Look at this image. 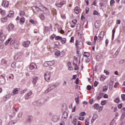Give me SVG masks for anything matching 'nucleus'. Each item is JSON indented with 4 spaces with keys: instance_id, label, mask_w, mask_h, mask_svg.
I'll return each instance as SVG.
<instances>
[{
    "instance_id": "1",
    "label": "nucleus",
    "mask_w": 125,
    "mask_h": 125,
    "mask_svg": "<svg viewBox=\"0 0 125 125\" xmlns=\"http://www.w3.org/2000/svg\"><path fill=\"white\" fill-rule=\"evenodd\" d=\"M35 9H36V10H37V11H38V12H39V10H41V11H43V12L44 13V14H46V15H49V10L46 7H44V6H42V5L39 7L36 6L33 7V10L34 13H35V14H38V12L35 11Z\"/></svg>"
},
{
    "instance_id": "2",
    "label": "nucleus",
    "mask_w": 125,
    "mask_h": 125,
    "mask_svg": "<svg viewBox=\"0 0 125 125\" xmlns=\"http://www.w3.org/2000/svg\"><path fill=\"white\" fill-rule=\"evenodd\" d=\"M59 85V83H56L53 85H51L50 87H49L45 91V93H48L49 91H51V90H53L55 87H57Z\"/></svg>"
},
{
    "instance_id": "3",
    "label": "nucleus",
    "mask_w": 125,
    "mask_h": 125,
    "mask_svg": "<svg viewBox=\"0 0 125 125\" xmlns=\"http://www.w3.org/2000/svg\"><path fill=\"white\" fill-rule=\"evenodd\" d=\"M75 45L77 48V50H79V49H82V48H83V42L80 41L79 42L78 40H76Z\"/></svg>"
},
{
    "instance_id": "4",
    "label": "nucleus",
    "mask_w": 125,
    "mask_h": 125,
    "mask_svg": "<svg viewBox=\"0 0 125 125\" xmlns=\"http://www.w3.org/2000/svg\"><path fill=\"white\" fill-rule=\"evenodd\" d=\"M51 73L50 72L47 71L44 74V79L46 82H48L50 80V77Z\"/></svg>"
},
{
    "instance_id": "5",
    "label": "nucleus",
    "mask_w": 125,
    "mask_h": 125,
    "mask_svg": "<svg viewBox=\"0 0 125 125\" xmlns=\"http://www.w3.org/2000/svg\"><path fill=\"white\" fill-rule=\"evenodd\" d=\"M5 74H3L0 77V84H4L5 83Z\"/></svg>"
},
{
    "instance_id": "6",
    "label": "nucleus",
    "mask_w": 125,
    "mask_h": 125,
    "mask_svg": "<svg viewBox=\"0 0 125 125\" xmlns=\"http://www.w3.org/2000/svg\"><path fill=\"white\" fill-rule=\"evenodd\" d=\"M60 120V115H54L52 117V121L54 123H57V122H59Z\"/></svg>"
},
{
    "instance_id": "7",
    "label": "nucleus",
    "mask_w": 125,
    "mask_h": 125,
    "mask_svg": "<svg viewBox=\"0 0 125 125\" xmlns=\"http://www.w3.org/2000/svg\"><path fill=\"white\" fill-rule=\"evenodd\" d=\"M68 119V113L64 112L62 115L61 121H67Z\"/></svg>"
},
{
    "instance_id": "8",
    "label": "nucleus",
    "mask_w": 125,
    "mask_h": 125,
    "mask_svg": "<svg viewBox=\"0 0 125 125\" xmlns=\"http://www.w3.org/2000/svg\"><path fill=\"white\" fill-rule=\"evenodd\" d=\"M64 4H66V1L62 0L59 3H56L55 5L56 6H57V7H62V6L64 5Z\"/></svg>"
},
{
    "instance_id": "9",
    "label": "nucleus",
    "mask_w": 125,
    "mask_h": 125,
    "mask_svg": "<svg viewBox=\"0 0 125 125\" xmlns=\"http://www.w3.org/2000/svg\"><path fill=\"white\" fill-rule=\"evenodd\" d=\"M104 56V53H100V54H98L96 56L97 61H100L101 60V58H103Z\"/></svg>"
},
{
    "instance_id": "10",
    "label": "nucleus",
    "mask_w": 125,
    "mask_h": 125,
    "mask_svg": "<svg viewBox=\"0 0 125 125\" xmlns=\"http://www.w3.org/2000/svg\"><path fill=\"white\" fill-rule=\"evenodd\" d=\"M15 26L13 24L10 23L8 25V32H11V31H13V29H14Z\"/></svg>"
},
{
    "instance_id": "11",
    "label": "nucleus",
    "mask_w": 125,
    "mask_h": 125,
    "mask_svg": "<svg viewBox=\"0 0 125 125\" xmlns=\"http://www.w3.org/2000/svg\"><path fill=\"white\" fill-rule=\"evenodd\" d=\"M104 31H102L98 37V38L99 39V42H100V41H101V40L103 39V38L104 37Z\"/></svg>"
},
{
    "instance_id": "12",
    "label": "nucleus",
    "mask_w": 125,
    "mask_h": 125,
    "mask_svg": "<svg viewBox=\"0 0 125 125\" xmlns=\"http://www.w3.org/2000/svg\"><path fill=\"white\" fill-rule=\"evenodd\" d=\"M30 43H31L30 41H25L22 43V45L24 47H28L30 45Z\"/></svg>"
},
{
    "instance_id": "13",
    "label": "nucleus",
    "mask_w": 125,
    "mask_h": 125,
    "mask_svg": "<svg viewBox=\"0 0 125 125\" xmlns=\"http://www.w3.org/2000/svg\"><path fill=\"white\" fill-rule=\"evenodd\" d=\"M103 95H104V93H102V92H100V93L97 96V100H100L101 98L103 97Z\"/></svg>"
},
{
    "instance_id": "14",
    "label": "nucleus",
    "mask_w": 125,
    "mask_h": 125,
    "mask_svg": "<svg viewBox=\"0 0 125 125\" xmlns=\"http://www.w3.org/2000/svg\"><path fill=\"white\" fill-rule=\"evenodd\" d=\"M32 91H30L28 92L26 95H25V99L26 100H28L29 99H31V95H32Z\"/></svg>"
},
{
    "instance_id": "15",
    "label": "nucleus",
    "mask_w": 125,
    "mask_h": 125,
    "mask_svg": "<svg viewBox=\"0 0 125 125\" xmlns=\"http://www.w3.org/2000/svg\"><path fill=\"white\" fill-rule=\"evenodd\" d=\"M9 4V2L8 1H3L2 3V6L3 7H8Z\"/></svg>"
},
{
    "instance_id": "16",
    "label": "nucleus",
    "mask_w": 125,
    "mask_h": 125,
    "mask_svg": "<svg viewBox=\"0 0 125 125\" xmlns=\"http://www.w3.org/2000/svg\"><path fill=\"white\" fill-rule=\"evenodd\" d=\"M30 70H34V69H37V65L34 63H32L30 64Z\"/></svg>"
},
{
    "instance_id": "17",
    "label": "nucleus",
    "mask_w": 125,
    "mask_h": 125,
    "mask_svg": "<svg viewBox=\"0 0 125 125\" xmlns=\"http://www.w3.org/2000/svg\"><path fill=\"white\" fill-rule=\"evenodd\" d=\"M20 89L19 88H16L14 89L13 91L12 95H15V94H17L19 92V90Z\"/></svg>"
},
{
    "instance_id": "18",
    "label": "nucleus",
    "mask_w": 125,
    "mask_h": 125,
    "mask_svg": "<svg viewBox=\"0 0 125 125\" xmlns=\"http://www.w3.org/2000/svg\"><path fill=\"white\" fill-rule=\"evenodd\" d=\"M14 16V12L13 11H10L9 14L7 15V17L11 18Z\"/></svg>"
},
{
    "instance_id": "19",
    "label": "nucleus",
    "mask_w": 125,
    "mask_h": 125,
    "mask_svg": "<svg viewBox=\"0 0 125 125\" xmlns=\"http://www.w3.org/2000/svg\"><path fill=\"white\" fill-rule=\"evenodd\" d=\"M37 82H38V77H37V76L33 77V81H32V83L33 84L36 85V83H37Z\"/></svg>"
},
{
    "instance_id": "20",
    "label": "nucleus",
    "mask_w": 125,
    "mask_h": 125,
    "mask_svg": "<svg viewBox=\"0 0 125 125\" xmlns=\"http://www.w3.org/2000/svg\"><path fill=\"white\" fill-rule=\"evenodd\" d=\"M92 107L95 110H98L99 109V104H95L92 105Z\"/></svg>"
},
{
    "instance_id": "21",
    "label": "nucleus",
    "mask_w": 125,
    "mask_h": 125,
    "mask_svg": "<svg viewBox=\"0 0 125 125\" xmlns=\"http://www.w3.org/2000/svg\"><path fill=\"white\" fill-rule=\"evenodd\" d=\"M17 120H12L9 123L8 125H14L16 123H17Z\"/></svg>"
},
{
    "instance_id": "22",
    "label": "nucleus",
    "mask_w": 125,
    "mask_h": 125,
    "mask_svg": "<svg viewBox=\"0 0 125 125\" xmlns=\"http://www.w3.org/2000/svg\"><path fill=\"white\" fill-rule=\"evenodd\" d=\"M83 56L87 58V57H89L90 56V53H89V52H84L83 53Z\"/></svg>"
},
{
    "instance_id": "23",
    "label": "nucleus",
    "mask_w": 125,
    "mask_h": 125,
    "mask_svg": "<svg viewBox=\"0 0 125 125\" xmlns=\"http://www.w3.org/2000/svg\"><path fill=\"white\" fill-rule=\"evenodd\" d=\"M74 12L76 14H79L80 13V10H79V7L76 6L74 9Z\"/></svg>"
},
{
    "instance_id": "24",
    "label": "nucleus",
    "mask_w": 125,
    "mask_h": 125,
    "mask_svg": "<svg viewBox=\"0 0 125 125\" xmlns=\"http://www.w3.org/2000/svg\"><path fill=\"white\" fill-rule=\"evenodd\" d=\"M36 105L37 106H41V105H42L43 104V103H44V102L43 101V102H41V101H39V102H36Z\"/></svg>"
},
{
    "instance_id": "25",
    "label": "nucleus",
    "mask_w": 125,
    "mask_h": 125,
    "mask_svg": "<svg viewBox=\"0 0 125 125\" xmlns=\"http://www.w3.org/2000/svg\"><path fill=\"white\" fill-rule=\"evenodd\" d=\"M39 17L40 19L42 21L44 20V19L45 18V17H44V15H43V14H41V15H40Z\"/></svg>"
},
{
    "instance_id": "26",
    "label": "nucleus",
    "mask_w": 125,
    "mask_h": 125,
    "mask_svg": "<svg viewBox=\"0 0 125 125\" xmlns=\"http://www.w3.org/2000/svg\"><path fill=\"white\" fill-rule=\"evenodd\" d=\"M113 84H114V81L110 80L109 82V89H112V87H113Z\"/></svg>"
},
{
    "instance_id": "27",
    "label": "nucleus",
    "mask_w": 125,
    "mask_h": 125,
    "mask_svg": "<svg viewBox=\"0 0 125 125\" xmlns=\"http://www.w3.org/2000/svg\"><path fill=\"white\" fill-rule=\"evenodd\" d=\"M116 33V29L114 28L112 30V40H114V38H115V33Z\"/></svg>"
},
{
    "instance_id": "28",
    "label": "nucleus",
    "mask_w": 125,
    "mask_h": 125,
    "mask_svg": "<svg viewBox=\"0 0 125 125\" xmlns=\"http://www.w3.org/2000/svg\"><path fill=\"white\" fill-rule=\"evenodd\" d=\"M33 121V117L32 116H28L27 119V123H31Z\"/></svg>"
},
{
    "instance_id": "29",
    "label": "nucleus",
    "mask_w": 125,
    "mask_h": 125,
    "mask_svg": "<svg viewBox=\"0 0 125 125\" xmlns=\"http://www.w3.org/2000/svg\"><path fill=\"white\" fill-rule=\"evenodd\" d=\"M48 62L49 63V66H53V65H54V64H55V62L54 61H49Z\"/></svg>"
},
{
    "instance_id": "30",
    "label": "nucleus",
    "mask_w": 125,
    "mask_h": 125,
    "mask_svg": "<svg viewBox=\"0 0 125 125\" xmlns=\"http://www.w3.org/2000/svg\"><path fill=\"white\" fill-rule=\"evenodd\" d=\"M20 22L21 24V23H25V18L24 17H22L21 18L20 20Z\"/></svg>"
},
{
    "instance_id": "31",
    "label": "nucleus",
    "mask_w": 125,
    "mask_h": 125,
    "mask_svg": "<svg viewBox=\"0 0 125 125\" xmlns=\"http://www.w3.org/2000/svg\"><path fill=\"white\" fill-rule=\"evenodd\" d=\"M116 120H117V118H113L112 121L110 122V125H114L115 123H116Z\"/></svg>"
},
{
    "instance_id": "32",
    "label": "nucleus",
    "mask_w": 125,
    "mask_h": 125,
    "mask_svg": "<svg viewBox=\"0 0 125 125\" xmlns=\"http://www.w3.org/2000/svg\"><path fill=\"white\" fill-rule=\"evenodd\" d=\"M43 66H44V67H48L49 66V63L48 62H45L43 64Z\"/></svg>"
},
{
    "instance_id": "33",
    "label": "nucleus",
    "mask_w": 125,
    "mask_h": 125,
    "mask_svg": "<svg viewBox=\"0 0 125 125\" xmlns=\"http://www.w3.org/2000/svg\"><path fill=\"white\" fill-rule=\"evenodd\" d=\"M75 102L77 104H80V99L79 96H78V97L75 98Z\"/></svg>"
},
{
    "instance_id": "34",
    "label": "nucleus",
    "mask_w": 125,
    "mask_h": 125,
    "mask_svg": "<svg viewBox=\"0 0 125 125\" xmlns=\"http://www.w3.org/2000/svg\"><path fill=\"white\" fill-rule=\"evenodd\" d=\"M106 104H107V101L106 100L102 101L101 102V104H102L103 106H104V105H106Z\"/></svg>"
},
{
    "instance_id": "35",
    "label": "nucleus",
    "mask_w": 125,
    "mask_h": 125,
    "mask_svg": "<svg viewBox=\"0 0 125 125\" xmlns=\"http://www.w3.org/2000/svg\"><path fill=\"white\" fill-rule=\"evenodd\" d=\"M14 47L15 49H19L18 47H19V43H16L14 44Z\"/></svg>"
},
{
    "instance_id": "36",
    "label": "nucleus",
    "mask_w": 125,
    "mask_h": 125,
    "mask_svg": "<svg viewBox=\"0 0 125 125\" xmlns=\"http://www.w3.org/2000/svg\"><path fill=\"white\" fill-rule=\"evenodd\" d=\"M55 40H56V41H61V40H62V37L60 36H56Z\"/></svg>"
},
{
    "instance_id": "37",
    "label": "nucleus",
    "mask_w": 125,
    "mask_h": 125,
    "mask_svg": "<svg viewBox=\"0 0 125 125\" xmlns=\"http://www.w3.org/2000/svg\"><path fill=\"white\" fill-rule=\"evenodd\" d=\"M43 31H44V33H47V32H48V27H47L46 26H44Z\"/></svg>"
},
{
    "instance_id": "38",
    "label": "nucleus",
    "mask_w": 125,
    "mask_h": 125,
    "mask_svg": "<svg viewBox=\"0 0 125 125\" xmlns=\"http://www.w3.org/2000/svg\"><path fill=\"white\" fill-rule=\"evenodd\" d=\"M108 89V86L107 85H105L103 87V92H104V91H106Z\"/></svg>"
},
{
    "instance_id": "39",
    "label": "nucleus",
    "mask_w": 125,
    "mask_h": 125,
    "mask_svg": "<svg viewBox=\"0 0 125 125\" xmlns=\"http://www.w3.org/2000/svg\"><path fill=\"white\" fill-rule=\"evenodd\" d=\"M1 21L2 22H6V21H7V17H5L1 19Z\"/></svg>"
},
{
    "instance_id": "40",
    "label": "nucleus",
    "mask_w": 125,
    "mask_h": 125,
    "mask_svg": "<svg viewBox=\"0 0 125 125\" xmlns=\"http://www.w3.org/2000/svg\"><path fill=\"white\" fill-rule=\"evenodd\" d=\"M62 43H66V38H62L61 40Z\"/></svg>"
},
{
    "instance_id": "41",
    "label": "nucleus",
    "mask_w": 125,
    "mask_h": 125,
    "mask_svg": "<svg viewBox=\"0 0 125 125\" xmlns=\"http://www.w3.org/2000/svg\"><path fill=\"white\" fill-rule=\"evenodd\" d=\"M80 29H81V24H78L76 26L77 31H80Z\"/></svg>"
},
{
    "instance_id": "42",
    "label": "nucleus",
    "mask_w": 125,
    "mask_h": 125,
    "mask_svg": "<svg viewBox=\"0 0 125 125\" xmlns=\"http://www.w3.org/2000/svg\"><path fill=\"white\" fill-rule=\"evenodd\" d=\"M95 27L96 28H99V23H98V21H96L95 22Z\"/></svg>"
},
{
    "instance_id": "43",
    "label": "nucleus",
    "mask_w": 125,
    "mask_h": 125,
    "mask_svg": "<svg viewBox=\"0 0 125 125\" xmlns=\"http://www.w3.org/2000/svg\"><path fill=\"white\" fill-rule=\"evenodd\" d=\"M20 15L22 17H23V16H25V12H24V11H21L20 12Z\"/></svg>"
},
{
    "instance_id": "44",
    "label": "nucleus",
    "mask_w": 125,
    "mask_h": 125,
    "mask_svg": "<svg viewBox=\"0 0 125 125\" xmlns=\"http://www.w3.org/2000/svg\"><path fill=\"white\" fill-rule=\"evenodd\" d=\"M56 56H57L58 57L60 56V51H58L55 52V53Z\"/></svg>"
},
{
    "instance_id": "45",
    "label": "nucleus",
    "mask_w": 125,
    "mask_h": 125,
    "mask_svg": "<svg viewBox=\"0 0 125 125\" xmlns=\"http://www.w3.org/2000/svg\"><path fill=\"white\" fill-rule=\"evenodd\" d=\"M125 63V60H121L119 61V64L120 65H123V64H124Z\"/></svg>"
},
{
    "instance_id": "46",
    "label": "nucleus",
    "mask_w": 125,
    "mask_h": 125,
    "mask_svg": "<svg viewBox=\"0 0 125 125\" xmlns=\"http://www.w3.org/2000/svg\"><path fill=\"white\" fill-rule=\"evenodd\" d=\"M115 103H119L120 102V98L118 97L114 100Z\"/></svg>"
},
{
    "instance_id": "47",
    "label": "nucleus",
    "mask_w": 125,
    "mask_h": 125,
    "mask_svg": "<svg viewBox=\"0 0 125 125\" xmlns=\"http://www.w3.org/2000/svg\"><path fill=\"white\" fill-rule=\"evenodd\" d=\"M12 67L13 68H16V62H14L12 63Z\"/></svg>"
},
{
    "instance_id": "48",
    "label": "nucleus",
    "mask_w": 125,
    "mask_h": 125,
    "mask_svg": "<svg viewBox=\"0 0 125 125\" xmlns=\"http://www.w3.org/2000/svg\"><path fill=\"white\" fill-rule=\"evenodd\" d=\"M48 3H53L54 0H45Z\"/></svg>"
},
{
    "instance_id": "49",
    "label": "nucleus",
    "mask_w": 125,
    "mask_h": 125,
    "mask_svg": "<svg viewBox=\"0 0 125 125\" xmlns=\"http://www.w3.org/2000/svg\"><path fill=\"white\" fill-rule=\"evenodd\" d=\"M92 118H93V119H94L95 120H96V119H97V118H98V115H97V114L95 113V114L93 115Z\"/></svg>"
},
{
    "instance_id": "50",
    "label": "nucleus",
    "mask_w": 125,
    "mask_h": 125,
    "mask_svg": "<svg viewBox=\"0 0 125 125\" xmlns=\"http://www.w3.org/2000/svg\"><path fill=\"white\" fill-rule=\"evenodd\" d=\"M120 52V50L118 49L117 51L115 52V54L113 55L114 57H116L119 54V53Z\"/></svg>"
},
{
    "instance_id": "51",
    "label": "nucleus",
    "mask_w": 125,
    "mask_h": 125,
    "mask_svg": "<svg viewBox=\"0 0 125 125\" xmlns=\"http://www.w3.org/2000/svg\"><path fill=\"white\" fill-rule=\"evenodd\" d=\"M12 39L11 38H10L5 43V45H7V44H8V43L9 42H10V41H11Z\"/></svg>"
},
{
    "instance_id": "52",
    "label": "nucleus",
    "mask_w": 125,
    "mask_h": 125,
    "mask_svg": "<svg viewBox=\"0 0 125 125\" xmlns=\"http://www.w3.org/2000/svg\"><path fill=\"white\" fill-rule=\"evenodd\" d=\"M121 98H122L123 101H125V94H122Z\"/></svg>"
},
{
    "instance_id": "53",
    "label": "nucleus",
    "mask_w": 125,
    "mask_h": 125,
    "mask_svg": "<svg viewBox=\"0 0 125 125\" xmlns=\"http://www.w3.org/2000/svg\"><path fill=\"white\" fill-rule=\"evenodd\" d=\"M85 112H81L80 113V116H82V117H83V116H85Z\"/></svg>"
},
{
    "instance_id": "54",
    "label": "nucleus",
    "mask_w": 125,
    "mask_h": 125,
    "mask_svg": "<svg viewBox=\"0 0 125 125\" xmlns=\"http://www.w3.org/2000/svg\"><path fill=\"white\" fill-rule=\"evenodd\" d=\"M11 95H12V94L9 93L7 95H6V97L7 99H9V98H10V97H11Z\"/></svg>"
},
{
    "instance_id": "55",
    "label": "nucleus",
    "mask_w": 125,
    "mask_h": 125,
    "mask_svg": "<svg viewBox=\"0 0 125 125\" xmlns=\"http://www.w3.org/2000/svg\"><path fill=\"white\" fill-rule=\"evenodd\" d=\"M104 107L103 106H99V108L98 109L99 110V112H102V110H103V108Z\"/></svg>"
},
{
    "instance_id": "56",
    "label": "nucleus",
    "mask_w": 125,
    "mask_h": 125,
    "mask_svg": "<svg viewBox=\"0 0 125 125\" xmlns=\"http://www.w3.org/2000/svg\"><path fill=\"white\" fill-rule=\"evenodd\" d=\"M87 90H91V86L88 85L86 87Z\"/></svg>"
},
{
    "instance_id": "57",
    "label": "nucleus",
    "mask_w": 125,
    "mask_h": 125,
    "mask_svg": "<svg viewBox=\"0 0 125 125\" xmlns=\"http://www.w3.org/2000/svg\"><path fill=\"white\" fill-rule=\"evenodd\" d=\"M77 119L75 118L74 120H73V125H77Z\"/></svg>"
},
{
    "instance_id": "58",
    "label": "nucleus",
    "mask_w": 125,
    "mask_h": 125,
    "mask_svg": "<svg viewBox=\"0 0 125 125\" xmlns=\"http://www.w3.org/2000/svg\"><path fill=\"white\" fill-rule=\"evenodd\" d=\"M98 82L97 81H95L94 83V86H95V87H96V86H97L98 85Z\"/></svg>"
},
{
    "instance_id": "59",
    "label": "nucleus",
    "mask_w": 125,
    "mask_h": 125,
    "mask_svg": "<svg viewBox=\"0 0 125 125\" xmlns=\"http://www.w3.org/2000/svg\"><path fill=\"white\" fill-rule=\"evenodd\" d=\"M115 3V1L114 0H110V6H113L114 3Z\"/></svg>"
},
{
    "instance_id": "60",
    "label": "nucleus",
    "mask_w": 125,
    "mask_h": 125,
    "mask_svg": "<svg viewBox=\"0 0 125 125\" xmlns=\"http://www.w3.org/2000/svg\"><path fill=\"white\" fill-rule=\"evenodd\" d=\"M9 79H11L12 80H14V75H13V74H11L10 76H9Z\"/></svg>"
},
{
    "instance_id": "61",
    "label": "nucleus",
    "mask_w": 125,
    "mask_h": 125,
    "mask_svg": "<svg viewBox=\"0 0 125 125\" xmlns=\"http://www.w3.org/2000/svg\"><path fill=\"white\" fill-rule=\"evenodd\" d=\"M22 115H23V114L22 113V112H20L18 114V118H21L22 117Z\"/></svg>"
},
{
    "instance_id": "62",
    "label": "nucleus",
    "mask_w": 125,
    "mask_h": 125,
    "mask_svg": "<svg viewBox=\"0 0 125 125\" xmlns=\"http://www.w3.org/2000/svg\"><path fill=\"white\" fill-rule=\"evenodd\" d=\"M104 73H105V74H106V75H108L110 74V72L108 71L107 70H104Z\"/></svg>"
},
{
    "instance_id": "63",
    "label": "nucleus",
    "mask_w": 125,
    "mask_h": 125,
    "mask_svg": "<svg viewBox=\"0 0 125 125\" xmlns=\"http://www.w3.org/2000/svg\"><path fill=\"white\" fill-rule=\"evenodd\" d=\"M93 14L94 15H98L99 14L98 13V12L96 11V10H94Z\"/></svg>"
},
{
    "instance_id": "64",
    "label": "nucleus",
    "mask_w": 125,
    "mask_h": 125,
    "mask_svg": "<svg viewBox=\"0 0 125 125\" xmlns=\"http://www.w3.org/2000/svg\"><path fill=\"white\" fill-rule=\"evenodd\" d=\"M74 37H72L70 40V42H74Z\"/></svg>"
}]
</instances>
